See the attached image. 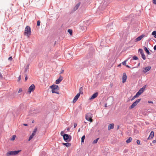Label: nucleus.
<instances>
[{"instance_id":"1","label":"nucleus","mask_w":156,"mask_h":156,"mask_svg":"<svg viewBox=\"0 0 156 156\" xmlns=\"http://www.w3.org/2000/svg\"><path fill=\"white\" fill-rule=\"evenodd\" d=\"M50 87L51 89L52 92L53 93H56L58 94H59V93L58 92V90L59 89V88L58 85L53 84L50 86Z\"/></svg>"},{"instance_id":"2","label":"nucleus","mask_w":156,"mask_h":156,"mask_svg":"<svg viewBox=\"0 0 156 156\" xmlns=\"http://www.w3.org/2000/svg\"><path fill=\"white\" fill-rule=\"evenodd\" d=\"M31 33L30 27L29 26H27L25 29L24 34L28 37L31 35Z\"/></svg>"},{"instance_id":"3","label":"nucleus","mask_w":156,"mask_h":156,"mask_svg":"<svg viewBox=\"0 0 156 156\" xmlns=\"http://www.w3.org/2000/svg\"><path fill=\"white\" fill-rule=\"evenodd\" d=\"M63 138L64 141L66 142H70L72 139L71 136L67 134H64L63 135Z\"/></svg>"},{"instance_id":"4","label":"nucleus","mask_w":156,"mask_h":156,"mask_svg":"<svg viewBox=\"0 0 156 156\" xmlns=\"http://www.w3.org/2000/svg\"><path fill=\"white\" fill-rule=\"evenodd\" d=\"M21 151V150L18 151H11L8 152L6 153V155L7 156H9L10 155H16L19 152Z\"/></svg>"},{"instance_id":"5","label":"nucleus","mask_w":156,"mask_h":156,"mask_svg":"<svg viewBox=\"0 0 156 156\" xmlns=\"http://www.w3.org/2000/svg\"><path fill=\"white\" fill-rule=\"evenodd\" d=\"M141 99H139L136 100L135 102H134L129 107L130 109H132L133 108L136 106L138 103L140 101Z\"/></svg>"},{"instance_id":"6","label":"nucleus","mask_w":156,"mask_h":156,"mask_svg":"<svg viewBox=\"0 0 156 156\" xmlns=\"http://www.w3.org/2000/svg\"><path fill=\"white\" fill-rule=\"evenodd\" d=\"M91 115V114L90 113H89L87 114L86 116V119L90 122H92Z\"/></svg>"},{"instance_id":"7","label":"nucleus","mask_w":156,"mask_h":156,"mask_svg":"<svg viewBox=\"0 0 156 156\" xmlns=\"http://www.w3.org/2000/svg\"><path fill=\"white\" fill-rule=\"evenodd\" d=\"M35 88V86L33 84H32L29 87L28 89V92L30 93L32 91L34 90Z\"/></svg>"},{"instance_id":"8","label":"nucleus","mask_w":156,"mask_h":156,"mask_svg":"<svg viewBox=\"0 0 156 156\" xmlns=\"http://www.w3.org/2000/svg\"><path fill=\"white\" fill-rule=\"evenodd\" d=\"M151 69V67L150 66H148L144 68V70H143V72L144 73H145L149 71Z\"/></svg>"},{"instance_id":"9","label":"nucleus","mask_w":156,"mask_h":156,"mask_svg":"<svg viewBox=\"0 0 156 156\" xmlns=\"http://www.w3.org/2000/svg\"><path fill=\"white\" fill-rule=\"evenodd\" d=\"M127 79V76L125 73H123V75L122 77V82L124 83L126 82Z\"/></svg>"},{"instance_id":"10","label":"nucleus","mask_w":156,"mask_h":156,"mask_svg":"<svg viewBox=\"0 0 156 156\" xmlns=\"http://www.w3.org/2000/svg\"><path fill=\"white\" fill-rule=\"evenodd\" d=\"M98 94V92H97L95 93L91 96L89 100H91L97 97Z\"/></svg>"},{"instance_id":"11","label":"nucleus","mask_w":156,"mask_h":156,"mask_svg":"<svg viewBox=\"0 0 156 156\" xmlns=\"http://www.w3.org/2000/svg\"><path fill=\"white\" fill-rule=\"evenodd\" d=\"M147 85H145L143 86V87L141 88L138 92L140 93V94H141L144 91V90L145 89Z\"/></svg>"},{"instance_id":"12","label":"nucleus","mask_w":156,"mask_h":156,"mask_svg":"<svg viewBox=\"0 0 156 156\" xmlns=\"http://www.w3.org/2000/svg\"><path fill=\"white\" fill-rule=\"evenodd\" d=\"M154 135V132L153 131H151L147 139L148 140L152 139L153 138Z\"/></svg>"},{"instance_id":"13","label":"nucleus","mask_w":156,"mask_h":156,"mask_svg":"<svg viewBox=\"0 0 156 156\" xmlns=\"http://www.w3.org/2000/svg\"><path fill=\"white\" fill-rule=\"evenodd\" d=\"M144 35L142 34L139 36L136 39V41H139L141 40V39L144 36Z\"/></svg>"},{"instance_id":"14","label":"nucleus","mask_w":156,"mask_h":156,"mask_svg":"<svg viewBox=\"0 0 156 156\" xmlns=\"http://www.w3.org/2000/svg\"><path fill=\"white\" fill-rule=\"evenodd\" d=\"M114 127V124L112 123L109 124L108 126V129L109 130L111 129H113Z\"/></svg>"},{"instance_id":"15","label":"nucleus","mask_w":156,"mask_h":156,"mask_svg":"<svg viewBox=\"0 0 156 156\" xmlns=\"http://www.w3.org/2000/svg\"><path fill=\"white\" fill-rule=\"evenodd\" d=\"M80 2H79L76 5V6L74 7V11H76L79 8V6H80Z\"/></svg>"},{"instance_id":"16","label":"nucleus","mask_w":156,"mask_h":156,"mask_svg":"<svg viewBox=\"0 0 156 156\" xmlns=\"http://www.w3.org/2000/svg\"><path fill=\"white\" fill-rule=\"evenodd\" d=\"M29 65L27 64L24 69V74H26V72L28 71Z\"/></svg>"},{"instance_id":"17","label":"nucleus","mask_w":156,"mask_h":156,"mask_svg":"<svg viewBox=\"0 0 156 156\" xmlns=\"http://www.w3.org/2000/svg\"><path fill=\"white\" fill-rule=\"evenodd\" d=\"M144 49L145 51H146V52L149 55H150L151 54V53L150 52L149 50H148V48L146 47H144Z\"/></svg>"},{"instance_id":"18","label":"nucleus","mask_w":156,"mask_h":156,"mask_svg":"<svg viewBox=\"0 0 156 156\" xmlns=\"http://www.w3.org/2000/svg\"><path fill=\"white\" fill-rule=\"evenodd\" d=\"M62 144L66 147H68L71 145V144L68 142H67L66 143H63Z\"/></svg>"},{"instance_id":"19","label":"nucleus","mask_w":156,"mask_h":156,"mask_svg":"<svg viewBox=\"0 0 156 156\" xmlns=\"http://www.w3.org/2000/svg\"><path fill=\"white\" fill-rule=\"evenodd\" d=\"M80 95V93H78L74 97V98L76 100H77Z\"/></svg>"},{"instance_id":"20","label":"nucleus","mask_w":156,"mask_h":156,"mask_svg":"<svg viewBox=\"0 0 156 156\" xmlns=\"http://www.w3.org/2000/svg\"><path fill=\"white\" fill-rule=\"evenodd\" d=\"M132 140V138L131 137H129L126 141L127 143H130Z\"/></svg>"},{"instance_id":"21","label":"nucleus","mask_w":156,"mask_h":156,"mask_svg":"<svg viewBox=\"0 0 156 156\" xmlns=\"http://www.w3.org/2000/svg\"><path fill=\"white\" fill-rule=\"evenodd\" d=\"M41 156H46V153L44 151H42L41 152Z\"/></svg>"},{"instance_id":"22","label":"nucleus","mask_w":156,"mask_h":156,"mask_svg":"<svg viewBox=\"0 0 156 156\" xmlns=\"http://www.w3.org/2000/svg\"><path fill=\"white\" fill-rule=\"evenodd\" d=\"M138 52L141 55L144 53L142 49H139L138 50Z\"/></svg>"},{"instance_id":"23","label":"nucleus","mask_w":156,"mask_h":156,"mask_svg":"<svg viewBox=\"0 0 156 156\" xmlns=\"http://www.w3.org/2000/svg\"><path fill=\"white\" fill-rule=\"evenodd\" d=\"M152 35L154 36V37L156 38V31H153L151 34Z\"/></svg>"},{"instance_id":"24","label":"nucleus","mask_w":156,"mask_h":156,"mask_svg":"<svg viewBox=\"0 0 156 156\" xmlns=\"http://www.w3.org/2000/svg\"><path fill=\"white\" fill-rule=\"evenodd\" d=\"M37 128H35L34 129V131H33V133H32V134L34 136L35 135V133H36V132L37 131Z\"/></svg>"},{"instance_id":"25","label":"nucleus","mask_w":156,"mask_h":156,"mask_svg":"<svg viewBox=\"0 0 156 156\" xmlns=\"http://www.w3.org/2000/svg\"><path fill=\"white\" fill-rule=\"evenodd\" d=\"M79 90V93H80V94H83V92H82L83 88L82 87H81L80 88Z\"/></svg>"},{"instance_id":"26","label":"nucleus","mask_w":156,"mask_h":156,"mask_svg":"<svg viewBox=\"0 0 156 156\" xmlns=\"http://www.w3.org/2000/svg\"><path fill=\"white\" fill-rule=\"evenodd\" d=\"M85 137V135L81 137V143H83Z\"/></svg>"},{"instance_id":"27","label":"nucleus","mask_w":156,"mask_h":156,"mask_svg":"<svg viewBox=\"0 0 156 156\" xmlns=\"http://www.w3.org/2000/svg\"><path fill=\"white\" fill-rule=\"evenodd\" d=\"M99 138H97L96 139L94 140L93 141V144H96V143H97V142L98 141V140H99Z\"/></svg>"},{"instance_id":"28","label":"nucleus","mask_w":156,"mask_h":156,"mask_svg":"<svg viewBox=\"0 0 156 156\" xmlns=\"http://www.w3.org/2000/svg\"><path fill=\"white\" fill-rule=\"evenodd\" d=\"M68 32L69 33L70 35H72V34L73 31L72 30L68 29Z\"/></svg>"},{"instance_id":"29","label":"nucleus","mask_w":156,"mask_h":156,"mask_svg":"<svg viewBox=\"0 0 156 156\" xmlns=\"http://www.w3.org/2000/svg\"><path fill=\"white\" fill-rule=\"evenodd\" d=\"M141 55V57H142V58L144 60H145L146 59V56L144 54H144H142V55Z\"/></svg>"},{"instance_id":"30","label":"nucleus","mask_w":156,"mask_h":156,"mask_svg":"<svg viewBox=\"0 0 156 156\" xmlns=\"http://www.w3.org/2000/svg\"><path fill=\"white\" fill-rule=\"evenodd\" d=\"M138 58L136 56H134L133 57V60H136L138 59Z\"/></svg>"},{"instance_id":"31","label":"nucleus","mask_w":156,"mask_h":156,"mask_svg":"<svg viewBox=\"0 0 156 156\" xmlns=\"http://www.w3.org/2000/svg\"><path fill=\"white\" fill-rule=\"evenodd\" d=\"M61 82V81L60 80L58 79L56 80L55 83L56 84H58L60 83Z\"/></svg>"},{"instance_id":"32","label":"nucleus","mask_w":156,"mask_h":156,"mask_svg":"<svg viewBox=\"0 0 156 156\" xmlns=\"http://www.w3.org/2000/svg\"><path fill=\"white\" fill-rule=\"evenodd\" d=\"M140 95V93L138 91L136 93V94L135 95V97H136V98L138 97H139Z\"/></svg>"},{"instance_id":"33","label":"nucleus","mask_w":156,"mask_h":156,"mask_svg":"<svg viewBox=\"0 0 156 156\" xmlns=\"http://www.w3.org/2000/svg\"><path fill=\"white\" fill-rule=\"evenodd\" d=\"M34 136L31 134L29 137V139H28V141H30L33 138Z\"/></svg>"},{"instance_id":"34","label":"nucleus","mask_w":156,"mask_h":156,"mask_svg":"<svg viewBox=\"0 0 156 156\" xmlns=\"http://www.w3.org/2000/svg\"><path fill=\"white\" fill-rule=\"evenodd\" d=\"M16 137V136L15 135H13L12 137L11 138V140H14L15 139V138Z\"/></svg>"},{"instance_id":"35","label":"nucleus","mask_w":156,"mask_h":156,"mask_svg":"<svg viewBox=\"0 0 156 156\" xmlns=\"http://www.w3.org/2000/svg\"><path fill=\"white\" fill-rule=\"evenodd\" d=\"M40 23H41V22L40 20H38L37 21V26H40Z\"/></svg>"},{"instance_id":"36","label":"nucleus","mask_w":156,"mask_h":156,"mask_svg":"<svg viewBox=\"0 0 156 156\" xmlns=\"http://www.w3.org/2000/svg\"><path fill=\"white\" fill-rule=\"evenodd\" d=\"M15 93L13 92L11 94L10 96L12 98H13L14 97Z\"/></svg>"},{"instance_id":"37","label":"nucleus","mask_w":156,"mask_h":156,"mask_svg":"<svg viewBox=\"0 0 156 156\" xmlns=\"http://www.w3.org/2000/svg\"><path fill=\"white\" fill-rule=\"evenodd\" d=\"M127 60H126L122 62V65L124 66H126V62Z\"/></svg>"},{"instance_id":"38","label":"nucleus","mask_w":156,"mask_h":156,"mask_svg":"<svg viewBox=\"0 0 156 156\" xmlns=\"http://www.w3.org/2000/svg\"><path fill=\"white\" fill-rule=\"evenodd\" d=\"M59 80H60L61 81L62 80H63V77L62 76H60L59 78L58 79Z\"/></svg>"},{"instance_id":"39","label":"nucleus","mask_w":156,"mask_h":156,"mask_svg":"<svg viewBox=\"0 0 156 156\" xmlns=\"http://www.w3.org/2000/svg\"><path fill=\"white\" fill-rule=\"evenodd\" d=\"M25 75V81H26L27 79V74H24Z\"/></svg>"},{"instance_id":"40","label":"nucleus","mask_w":156,"mask_h":156,"mask_svg":"<svg viewBox=\"0 0 156 156\" xmlns=\"http://www.w3.org/2000/svg\"><path fill=\"white\" fill-rule=\"evenodd\" d=\"M61 136H63V135L64 134V132L63 131H61L60 133Z\"/></svg>"},{"instance_id":"41","label":"nucleus","mask_w":156,"mask_h":156,"mask_svg":"<svg viewBox=\"0 0 156 156\" xmlns=\"http://www.w3.org/2000/svg\"><path fill=\"white\" fill-rule=\"evenodd\" d=\"M0 78L1 79H2L3 78V76L1 73H0Z\"/></svg>"},{"instance_id":"42","label":"nucleus","mask_w":156,"mask_h":156,"mask_svg":"<svg viewBox=\"0 0 156 156\" xmlns=\"http://www.w3.org/2000/svg\"><path fill=\"white\" fill-rule=\"evenodd\" d=\"M22 91V90L21 88H20L18 91V93H19Z\"/></svg>"},{"instance_id":"43","label":"nucleus","mask_w":156,"mask_h":156,"mask_svg":"<svg viewBox=\"0 0 156 156\" xmlns=\"http://www.w3.org/2000/svg\"><path fill=\"white\" fill-rule=\"evenodd\" d=\"M153 2L154 4H156V0H153Z\"/></svg>"},{"instance_id":"44","label":"nucleus","mask_w":156,"mask_h":156,"mask_svg":"<svg viewBox=\"0 0 156 156\" xmlns=\"http://www.w3.org/2000/svg\"><path fill=\"white\" fill-rule=\"evenodd\" d=\"M136 143L138 145L140 144V141L139 140H137Z\"/></svg>"},{"instance_id":"45","label":"nucleus","mask_w":156,"mask_h":156,"mask_svg":"<svg viewBox=\"0 0 156 156\" xmlns=\"http://www.w3.org/2000/svg\"><path fill=\"white\" fill-rule=\"evenodd\" d=\"M135 96L134 95L133 98H132L131 99V101H133V100L134 99L136 98V97H135Z\"/></svg>"},{"instance_id":"46","label":"nucleus","mask_w":156,"mask_h":156,"mask_svg":"<svg viewBox=\"0 0 156 156\" xmlns=\"http://www.w3.org/2000/svg\"><path fill=\"white\" fill-rule=\"evenodd\" d=\"M64 70H63V69H61V72H60V74H62V73L63 72H64Z\"/></svg>"},{"instance_id":"47","label":"nucleus","mask_w":156,"mask_h":156,"mask_svg":"<svg viewBox=\"0 0 156 156\" xmlns=\"http://www.w3.org/2000/svg\"><path fill=\"white\" fill-rule=\"evenodd\" d=\"M12 59V57H10L8 58V60L9 61H11Z\"/></svg>"},{"instance_id":"48","label":"nucleus","mask_w":156,"mask_h":156,"mask_svg":"<svg viewBox=\"0 0 156 156\" xmlns=\"http://www.w3.org/2000/svg\"><path fill=\"white\" fill-rule=\"evenodd\" d=\"M148 103H153V102L151 101H148Z\"/></svg>"},{"instance_id":"49","label":"nucleus","mask_w":156,"mask_h":156,"mask_svg":"<svg viewBox=\"0 0 156 156\" xmlns=\"http://www.w3.org/2000/svg\"><path fill=\"white\" fill-rule=\"evenodd\" d=\"M76 101H77V100H76L74 98V99H73V103H75L76 102Z\"/></svg>"},{"instance_id":"50","label":"nucleus","mask_w":156,"mask_h":156,"mask_svg":"<svg viewBox=\"0 0 156 156\" xmlns=\"http://www.w3.org/2000/svg\"><path fill=\"white\" fill-rule=\"evenodd\" d=\"M77 126V124H76V123H75L74 124V128H76V126Z\"/></svg>"},{"instance_id":"51","label":"nucleus","mask_w":156,"mask_h":156,"mask_svg":"<svg viewBox=\"0 0 156 156\" xmlns=\"http://www.w3.org/2000/svg\"><path fill=\"white\" fill-rule=\"evenodd\" d=\"M21 79V76L20 75L18 77V81H20Z\"/></svg>"},{"instance_id":"52","label":"nucleus","mask_w":156,"mask_h":156,"mask_svg":"<svg viewBox=\"0 0 156 156\" xmlns=\"http://www.w3.org/2000/svg\"><path fill=\"white\" fill-rule=\"evenodd\" d=\"M154 49L155 51L156 50V45H155L154 47Z\"/></svg>"},{"instance_id":"53","label":"nucleus","mask_w":156,"mask_h":156,"mask_svg":"<svg viewBox=\"0 0 156 156\" xmlns=\"http://www.w3.org/2000/svg\"><path fill=\"white\" fill-rule=\"evenodd\" d=\"M152 143H156V140H153V141H152Z\"/></svg>"},{"instance_id":"54","label":"nucleus","mask_w":156,"mask_h":156,"mask_svg":"<svg viewBox=\"0 0 156 156\" xmlns=\"http://www.w3.org/2000/svg\"><path fill=\"white\" fill-rule=\"evenodd\" d=\"M126 66L127 68H131L128 65H126Z\"/></svg>"},{"instance_id":"55","label":"nucleus","mask_w":156,"mask_h":156,"mask_svg":"<svg viewBox=\"0 0 156 156\" xmlns=\"http://www.w3.org/2000/svg\"><path fill=\"white\" fill-rule=\"evenodd\" d=\"M67 129V131H69V130L70 129V128H67V129Z\"/></svg>"},{"instance_id":"56","label":"nucleus","mask_w":156,"mask_h":156,"mask_svg":"<svg viewBox=\"0 0 156 156\" xmlns=\"http://www.w3.org/2000/svg\"><path fill=\"white\" fill-rule=\"evenodd\" d=\"M23 125L24 126H27V125H27V124H23Z\"/></svg>"},{"instance_id":"57","label":"nucleus","mask_w":156,"mask_h":156,"mask_svg":"<svg viewBox=\"0 0 156 156\" xmlns=\"http://www.w3.org/2000/svg\"><path fill=\"white\" fill-rule=\"evenodd\" d=\"M121 66V64H119V65H118V66L119 67H120Z\"/></svg>"},{"instance_id":"58","label":"nucleus","mask_w":156,"mask_h":156,"mask_svg":"<svg viewBox=\"0 0 156 156\" xmlns=\"http://www.w3.org/2000/svg\"><path fill=\"white\" fill-rule=\"evenodd\" d=\"M119 126H117V129H118L119 128Z\"/></svg>"},{"instance_id":"59","label":"nucleus","mask_w":156,"mask_h":156,"mask_svg":"<svg viewBox=\"0 0 156 156\" xmlns=\"http://www.w3.org/2000/svg\"><path fill=\"white\" fill-rule=\"evenodd\" d=\"M80 129H79V130H78V132H80Z\"/></svg>"},{"instance_id":"60","label":"nucleus","mask_w":156,"mask_h":156,"mask_svg":"<svg viewBox=\"0 0 156 156\" xmlns=\"http://www.w3.org/2000/svg\"><path fill=\"white\" fill-rule=\"evenodd\" d=\"M140 64V63H139L138 64V66H139Z\"/></svg>"},{"instance_id":"61","label":"nucleus","mask_w":156,"mask_h":156,"mask_svg":"<svg viewBox=\"0 0 156 156\" xmlns=\"http://www.w3.org/2000/svg\"><path fill=\"white\" fill-rule=\"evenodd\" d=\"M34 120H33V121H32V122L33 123H34Z\"/></svg>"},{"instance_id":"62","label":"nucleus","mask_w":156,"mask_h":156,"mask_svg":"<svg viewBox=\"0 0 156 156\" xmlns=\"http://www.w3.org/2000/svg\"><path fill=\"white\" fill-rule=\"evenodd\" d=\"M107 105V104H105V107H107V105Z\"/></svg>"}]
</instances>
